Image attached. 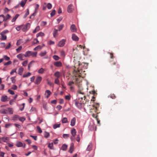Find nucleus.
<instances>
[{
  "label": "nucleus",
  "mask_w": 157,
  "mask_h": 157,
  "mask_svg": "<svg viewBox=\"0 0 157 157\" xmlns=\"http://www.w3.org/2000/svg\"><path fill=\"white\" fill-rule=\"evenodd\" d=\"M3 59H4V60L6 61H9L10 59V58L6 55H4L3 56Z\"/></svg>",
  "instance_id": "nucleus-34"
},
{
  "label": "nucleus",
  "mask_w": 157,
  "mask_h": 157,
  "mask_svg": "<svg viewBox=\"0 0 157 157\" xmlns=\"http://www.w3.org/2000/svg\"><path fill=\"white\" fill-rule=\"evenodd\" d=\"M11 17V16L9 14H7V15L5 17L4 16V18L5 19V22L7 21Z\"/></svg>",
  "instance_id": "nucleus-24"
},
{
  "label": "nucleus",
  "mask_w": 157,
  "mask_h": 157,
  "mask_svg": "<svg viewBox=\"0 0 157 157\" xmlns=\"http://www.w3.org/2000/svg\"><path fill=\"white\" fill-rule=\"evenodd\" d=\"M1 101L2 102H5L9 100L7 96L3 95L1 97Z\"/></svg>",
  "instance_id": "nucleus-11"
},
{
  "label": "nucleus",
  "mask_w": 157,
  "mask_h": 157,
  "mask_svg": "<svg viewBox=\"0 0 157 157\" xmlns=\"http://www.w3.org/2000/svg\"><path fill=\"white\" fill-rule=\"evenodd\" d=\"M75 104L76 106L78 109H81L82 108L83 101L81 100H79L77 99L74 101Z\"/></svg>",
  "instance_id": "nucleus-2"
},
{
  "label": "nucleus",
  "mask_w": 157,
  "mask_h": 157,
  "mask_svg": "<svg viewBox=\"0 0 157 157\" xmlns=\"http://www.w3.org/2000/svg\"><path fill=\"white\" fill-rule=\"evenodd\" d=\"M37 131L40 133L42 132V131L40 128L39 126H37L36 127Z\"/></svg>",
  "instance_id": "nucleus-45"
},
{
  "label": "nucleus",
  "mask_w": 157,
  "mask_h": 157,
  "mask_svg": "<svg viewBox=\"0 0 157 157\" xmlns=\"http://www.w3.org/2000/svg\"><path fill=\"white\" fill-rule=\"evenodd\" d=\"M8 91L11 94L13 95L14 94V92L10 89H9Z\"/></svg>",
  "instance_id": "nucleus-56"
},
{
  "label": "nucleus",
  "mask_w": 157,
  "mask_h": 157,
  "mask_svg": "<svg viewBox=\"0 0 157 157\" xmlns=\"http://www.w3.org/2000/svg\"><path fill=\"white\" fill-rule=\"evenodd\" d=\"M26 3V2L25 1H21L20 3V5L22 7H23L25 6Z\"/></svg>",
  "instance_id": "nucleus-43"
},
{
  "label": "nucleus",
  "mask_w": 157,
  "mask_h": 157,
  "mask_svg": "<svg viewBox=\"0 0 157 157\" xmlns=\"http://www.w3.org/2000/svg\"><path fill=\"white\" fill-rule=\"evenodd\" d=\"M5 19L4 18V15H0V24H1L3 21H4Z\"/></svg>",
  "instance_id": "nucleus-20"
},
{
  "label": "nucleus",
  "mask_w": 157,
  "mask_h": 157,
  "mask_svg": "<svg viewBox=\"0 0 157 157\" xmlns=\"http://www.w3.org/2000/svg\"><path fill=\"white\" fill-rule=\"evenodd\" d=\"M22 30L23 32L26 31L28 29L26 28V27H25L24 25H22Z\"/></svg>",
  "instance_id": "nucleus-44"
},
{
  "label": "nucleus",
  "mask_w": 157,
  "mask_h": 157,
  "mask_svg": "<svg viewBox=\"0 0 157 157\" xmlns=\"http://www.w3.org/2000/svg\"><path fill=\"white\" fill-rule=\"evenodd\" d=\"M70 29L72 32H76L77 31V29L74 24L71 25L70 27Z\"/></svg>",
  "instance_id": "nucleus-9"
},
{
  "label": "nucleus",
  "mask_w": 157,
  "mask_h": 157,
  "mask_svg": "<svg viewBox=\"0 0 157 157\" xmlns=\"http://www.w3.org/2000/svg\"><path fill=\"white\" fill-rule=\"evenodd\" d=\"M19 16L18 14H16L15 16L13 17V18L12 20L11 21L12 22H14L18 18Z\"/></svg>",
  "instance_id": "nucleus-29"
},
{
  "label": "nucleus",
  "mask_w": 157,
  "mask_h": 157,
  "mask_svg": "<svg viewBox=\"0 0 157 157\" xmlns=\"http://www.w3.org/2000/svg\"><path fill=\"white\" fill-rule=\"evenodd\" d=\"M19 116L17 115L14 116L12 118V120L13 121H16L18 119H19Z\"/></svg>",
  "instance_id": "nucleus-35"
},
{
  "label": "nucleus",
  "mask_w": 157,
  "mask_h": 157,
  "mask_svg": "<svg viewBox=\"0 0 157 157\" xmlns=\"http://www.w3.org/2000/svg\"><path fill=\"white\" fill-rule=\"evenodd\" d=\"M34 62V61H32L29 63L28 66V69L29 70H30V67L32 66V63Z\"/></svg>",
  "instance_id": "nucleus-42"
},
{
  "label": "nucleus",
  "mask_w": 157,
  "mask_h": 157,
  "mask_svg": "<svg viewBox=\"0 0 157 157\" xmlns=\"http://www.w3.org/2000/svg\"><path fill=\"white\" fill-rule=\"evenodd\" d=\"M45 71V70L42 68H40L38 71V73L39 74H42Z\"/></svg>",
  "instance_id": "nucleus-23"
},
{
  "label": "nucleus",
  "mask_w": 157,
  "mask_h": 157,
  "mask_svg": "<svg viewBox=\"0 0 157 157\" xmlns=\"http://www.w3.org/2000/svg\"><path fill=\"white\" fill-rule=\"evenodd\" d=\"M11 46V43H9L8 44V45L5 47V49H9L10 47Z\"/></svg>",
  "instance_id": "nucleus-64"
},
{
  "label": "nucleus",
  "mask_w": 157,
  "mask_h": 157,
  "mask_svg": "<svg viewBox=\"0 0 157 157\" xmlns=\"http://www.w3.org/2000/svg\"><path fill=\"white\" fill-rule=\"evenodd\" d=\"M21 39H19L17 41V42L16 45L17 46L20 45L21 43Z\"/></svg>",
  "instance_id": "nucleus-62"
},
{
  "label": "nucleus",
  "mask_w": 157,
  "mask_h": 157,
  "mask_svg": "<svg viewBox=\"0 0 157 157\" xmlns=\"http://www.w3.org/2000/svg\"><path fill=\"white\" fill-rule=\"evenodd\" d=\"M28 62V61L27 60H25L22 63L23 66H26Z\"/></svg>",
  "instance_id": "nucleus-61"
},
{
  "label": "nucleus",
  "mask_w": 157,
  "mask_h": 157,
  "mask_svg": "<svg viewBox=\"0 0 157 157\" xmlns=\"http://www.w3.org/2000/svg\"><path fill=\"white\" fill-rule=\"evenodd\" d=\"M71 38L73 40L76 41H78L79 40V38L74 33L72 34Z\"/></svg>",
  "instance_id": "nucleus-7"
},
{
  "label": "nucleus",
  "mask_w": 157,
  "mask_h": 157,
  "mask_svg": "<svg viewBox=\"0 0 157 157\" xmlns=\"http://www.w3.org/2000/svg\"><path fill=\"white\" fill-rule=\"evenodd\" d=\"M19 120L23 122L25 120V118L22 117H19Z\"/></svg>",
  "instance_id": "nucleus-49"
},
{
  "label": "nucleus",
  "mask_w": 157,
  "mask_h": 157,
  "mask_svg": "<svg viewBox=\"0 0 157 157\" xmlns=\"http://www.w3.org/2000/svg\"><path fill=\"white\" fill-rule=\"evenodd\" d=\"M1 139L2 140V141L4 142H7V141H8L9 140V139L8 137H2L1 138Z\"/></svg>",
  "instance_id": "nucleus-19"
},
{
  "label": "nucleus",
  "mask_w": 157,
  "mask_h": 157,
  "mask_svg": "<svg viewBox=\"0 0 157 157\" xmlns=\"http://www.w3.org/2000/svg\"><path fill=\"white\" fill-rule=\"evenodd\" d=\"M74 150V144L73 143H71V144L70 148L69 149V152L72 153L73 151Z\"/></svg>",
  "instance_id": "nucleus-12"
},
{
  "label": "nucleus",
  "mask_w": 157,
  "mask_h": 157,
  "mask_svg": "<svg viewBox=\"0 0 157 157\" xmlns=\"http://www.w3.org/2000/svg\"><path fill=\"white\" fill-rule=\"evenodd\" d=\"M24 70V68L22 67H20L18 70V74L20 75H22V73L23 72V71Z\"/></svg>",
  "instance_id": "nucleus-18"
},
{
  "label": "nucleus",
  "mask_w": 157,
  "mask_h": 157,
  "mask_svg": "<svg viewBox=\"0 0 157 157\" xmlns=\"http://www.w3.org/2000/svg\"><path fill=\"white\" fill-rule=\"evenodd\" d=\"M44 137L45 138H47L50 136V134H49V133L45 132H44Z\"/></svg>",
  "instance_id": "nucleus-41"
},
{
  "label": "nucleus",
  "mask_w": 157,
  "mask_h": 157,
  "mask_svg": "<svg viewBox=\"0 0 157 157\" xmlns=\"http://www.w3.org/2000/svg\"><path fill=\"white\" fill-rule=\"evenodd\" d=\"M109 96L113 99H115L116 98V96L114 94H111Z\"/></svg>",
  "instance_id": "nucleus-54"
},
{
  "label": "nucleus",
  "mask_w": 157,
  "mask_h": 157,
  "mask_svg": "<svg viewBox=\"0 0 157 157\" xmlns=\"http://www.w3.org/2000/svg\"><path fill=\"white\" fill-rule=\"evenodd\" d=\"M16 146L18 147H21L23 146V144L20 141H17L16 144Z\"/></svg>",
  "instance_id": "nucleus-21"
},
{
  "label": "nucleus",
  "mask_w": 157,
  "mask_h": 157,
  "mask_svg": "<svg viewBox=\"0 0 157 157\" xmlns=\"http://www.w3.org/2000/svg\"><path fill=\"white\" fill-rule=\"evenodd\" d=\"M8 111L10 114L13 113V109L11 108H7V111Z\"/></svg>",
  "instance_id": "nucleus-40"
},
{
  "label": "nucleus",
  "mask_w": 157,
  "mask_h": 157,
  "mask_svg": "<svg viewBox=\"0 0 157 157\" xmlns=\"http://www.w3.org/2000/svg\"><path fill=\"white\" fill-rule=\"evenodd\" d=\"M60 124H54L53 126V128L54 129H56L57 128H59L60 127Z\"/></svg>",
  "instance_id": "nucleus-37"
},
{
  "label": "nucleus",
  "mask_w": 157,
  "mask_h": 157,
  "mask_svg": "<svg viewBox=\"0 0 157 157\" xmlns=\"http://www.w3.org/2000/svg\"><path fill=\"white\" fill-rule=\"evenodd\" d=\"M39 6L38 4H36L35 5V10L34 12V13H36L37 12V10L39 9Z\"/></svg>",
  "instance_id": "nucleus-26"
},
{
  "label": "nucleus",
  "mask_w": 157,
  "mask_h": 157,
  "mask_svg": "<svg viewBox=\"0 0 157 157\" xmlns=\"http://www.w3.org/2000/svg\"><path fill=\"white\" fill-rule=\"evenodd\" d=\"M9 32V31L7 30H5L4 31H3L2 32L0 33V34H6L7 33H8Z\"/></svg>",
  "instance_id": "nucleus-52"
},
{
  "label": "nucleus",
  "mask_w": 157,
  "mask_h": 157,
  "mask_svg": "<svg viewBox=\"0 0 157 157\" xmlns=\"http://www.w3.org/2000/svg\"><path fill=\"white\" fill-rule=\"evenodd\" d=\"M60 54L62 56L64 57L65 56V52L63 50H62L60 51Z\"/></svg>",
  "instance_id": "nucleus-53"
},
{
  "label": "nucleus",
  "mask_w": 157,
  "mask_h": 157,
  "mask_svg": "<svg viewBox=\"0 0 157 157\" xmlns=\"http://www.w3.org/2000/svg\"><path fill=\"white\" fill-rule=\"evenodd\" d=\"M47 52L46 51H44V52H41L40 53L39 55L41 56H44L46 54Z\"/></svg>",
  "instance_id": "nucleus-47"
},
{
  "label": "nucleus",
  "mask_w": 157,
  "mask_h": 157,
  "mask_svg": "<svg viewBox=\"0 0 157 157\" xmlns=\"http://www.w3.org/2000/svg\"><path fill=\"white\" fill-rule=\"evenodd\" d=\"M67 145L65 144H63L61 147V149L63 151H66L67 149Z\"/></svg>",
  "instance_id": "nucleus-25"
},
{
  "label": "nucleus",
  "mask_w": 157,
  "mask_h": 157,
  "mask_svg": "<svg viewBox=\"0 0 157 157\" xmlns=\"http://www.w3.org/2000/svg\"><path fill=\"white\" fill-rule=\"evenodd\" d=\"M92 107L91 108L90 112L92 113L93 112H97V108L96 107L94 106H92Z\"/></svg>",
  "instance_id": "nucleus-13"
},
{
  "label": "nucleus",
  "mask_w": 157,
  "mask_h": 157,
  "mask_svg": "<svg viewBox=\"0 0 157 157\" xmlns=\"http://www.w3.org/2000/svg\"><path fill=\"white\" fill-rule=\"evenodd\" d=\"M73 5H70L68 6L67 7V11L69 13H71L73 11Z\"/></svg>",
  "instance_id": "nucleus-8"
},
{
  "label": "nucleus",
  "mask_w": 157,
  "mask_h": 157,
  "mask_svg": "<svg viewBox=\"0 0 157 157\" xmlns=\"http://www.w3.org/2000/svg\"><path fill=\"white\" fill-rule=\"evenodd\" d=\"M29 14V9H27V12L25 13L24 16V18H25L27 17V16Z\"/></svg>",
  "instance_id": "nucleus-50"
},
{
  "label": "nucleus",
  "mask_w": 157,
  "mask_h": 157,
  "mask_svg": "<svg viewBox=\"0 0 157 157\" xmlns=\"http://www.w3.org/2000/svg\"><path fill=\"white\" fill-rule=\"evenodd\" d=\"M76 119L75 117H73L71 121L70 125L72 126H74L75 124Z\"/></svg>",
  "instance_id": "nucleus-14"
},
{
  "label": "nucleus",
  "mask_w": 157,
  "mask_h": 157,
  "mask_svg": "<svg viewBox=\"0 0 157 157\" xmlns=\"http://www.w3.org/2000/svg\"><path fill=\"white\" fill-rule=\"evenodd\" d=\"M42 78L40 76H38L36 80L35 84L37 85L39 84L41 82Z\"/></svg>",
  "instance_id": "nucleus-10"
},
{
  "label": "nucleus",
  "mask_w": 157,
  "mask_h": 157,
  "mask_svg": "<svg viewBox=\"0 0 157 157\" xmlns=\"http://www.w3.org/2000/svg\"><path fill=\"white\" fill-rule=\"evenodd\" d=\"M92 148V145L91 144H90L88 146V147L87 148V150L88 151H90Z\"/></svg>",
  "instance_id": "nucleus-30"
},
{
  "label": "nucleus",
  "mask_w": 157,
  "mask_h": 157,
  "mask_svg": "<svg viewBox=\"0 0 157 157\" xmlns=\"http://www.w3.org/2000/svg\"><path fill=\"white\" fill-rule=\"evenodd\" d=\"M14 125L17 128L19 129H21V125L19 124H14Z\"/></svg>",
  "instance_id": "nucleus-60"
},
{
  "label": "nucleus",
  "mask_w": 157,
  "mask_h": 157,
  "mask_svg": "<svg viewBox=\"0 0 157 157\" xmlns=\"http://www.w3.org/2000/svg\"><path fill=\"white\" fill-rule=\"evenodd\" d=\"M51 94V91L48 90H47L45 91V95L46 96V98H48Z\"/></svg>",
  "instance_id": "nucleus-16"
},
{
  "label": "nucleus",
  "mask_w": 157,
  "mask_h": 157,
  "mask_svg": "<svg viewBox=\"0 0 157 157\" xmlns=\"http://www.w3.org/2000/svg\"><path fill=\"white\" fill-rule=\"evenodd\" d=\"M44 33H43L41 32H40L39 33H37L36 35V37H37L39 36H44Z\"/></svg>",
  "instance_id": "nucleus-39"
},
{
  "label": "nucleus",
  "mask_w": 157,
  "mask_h": 157,
  "mask_svg": "<svg viewBox=\"0 0 157 157\" xmlns=\"http://www.w3.org/2000/svg\"><path fill=\"white\" fill-rule=\"evenodd\" d=\"M47 6L48 9H50L52 8V5L51 4L48 3V4Z\"/></svg>",
  "instance_id": "nucleus-59"
},
{
  "label": "nucleus",
  "mask_w": 157,
  "mask_h": 157,
  "mask_svg": "<svg viewBox=\"0 0 157 157\" xmlns=\"http://www.w3.org/2000/svg\"><path fill=\"white\" fill-rule=\"evenodd\" d=\"M80 79V76L79 75H78V74H77L76 75H75V76L73 77V79L75 80V82L73 81H70L68 83V85L70 86V88L71 89H73V87L72 86L75 83V84H77L80 82L81 81Z\"/></svg>",
  "instance_id": "nucleus-1"
},
{
  "label": "nucleus",
  "mask_w": 157,
  "mask_h": 157,
  "mask_svg": "<svg viewBox=\"0 0 157 157\" xmlns=\"http://www.w3.org/2000/svg\"><path fill=\"white\" fill-rule=\"evenodd\" d=\"M31 75V73L30 72H28L26 74H24L23 76V78H25L30 76Z\"/></svg>",
  "instance_id": "nucleus-38"
},
{
  "label": "nucleus",
  "mask_w": 157,
  "mask_h": 157,
  "mask_svg": "<svg viewBox=\"0 0 157 157\" xmlns=\"http://www.w3.org/2000/svg\"><path fill=\"white\" fill-rule=\"evenodd\" d=\"M22 49V47L20 46L18 48L16 49V50L17 52H19Z\"/></svg>",
  "instance_id": "nucleus-63"
},
{
  "label": "nucleus",
  "mask_w": 157,
  "mask_h": 157,
  "mask_svg": "<svg viewBox=\"0 0 157 157\" xmlns=\"http://www.w3.org/2000/svg\"><path fill=\"white\" fill-rule=\"evenodd\" d=\"M69 135L68 134H64L63 135V137L64 138H67L69 137Z\"/></svg>",
  "instance_id": "nucleus-58"
},
{
  "label": "nucleus",
  "mask_w": 157,
  "mask_h": 157,
  "mask_svg": "<svg viewBox=\"0 0 157 157\" xmlns=\"http://www.w3.org/2000/svg\"><path fill=\"white\" fill-rule=\"evenodd\" d=\"M64 25L63 24H62L60 25H59L58 27V31H60L64 27Z\"/></svg>",
  "instance_id": "nucleus-46"
},
{
  "label": "nucleus",
  "mask_w": 157,
  "mask_h": 157,
  "mask_svg": "<svg viewBox=\"0 0 157 157\" xmlns=\"http://www.w3.org/2000/svg\"><path fill=\"white\" fill-rule=\"evenodd\" d=\"M54 65L56 67H60L62 66V63L60 61H57L54 63Z\"/></svg>",
  "instance_id": "nucleus-15"
},
{
  "label": "nucleus",
  "mask_w": 157,
  "mask_h": 157,
  "mask_svg": "<svg viewBox=\"0 0 157 157\" xmlns=\"http://www.w3.org/2000/svg\"><path fill=\"white\" fill-rule=\"evenodd\" d=\"M66 40L64 39H62L58 43V46L60 47H62L64 46Z\"/></svg>",
  "instance_id": "nucleus-6"
},
{
  "label": "nucleus",
  "mask_w": 157,
  "mask_h": 157,
  "mask_svg": "<svg viewBox=\"0 0 157 157\" xmlns=\"http://www.w3.org/2000/svg\"><path fill=\"white\" fill-rule=\"evenodd\" d=\"M53 58L56 60H58L59 58L56 55H54L53 56Z\"/></svg>",
  "instance_id": "nucleus-48"
},
{
  "label": "nucleus",
  "mask_w": 157,
  "mask_h": 157,
  "mask_svg": "<svg viewBox=\"0 0 157 157\" xmlns=\"http://www.w3.org/2000/svg\"><path fill=\"white\" fill-rule=\"evenodd\" d=\"M60 73L59 71L56 72L54 74V76L57 77V78H59L60 77Z\"/></svg>",
  "instance_id": "nucleus-22"
},
{
  "label": "nucleus",
  "mask_w": 157,
  "mask_h": 157,
  "mask_svg": "<svg viewBox=\"0 0 157 157\" xmlns=\"http://www.w3.org/2000/svg\"><path fill=\"white\" fill-rule=\"evenodd\" d=\"M1 39L2 40H5L6 39L7 36L6 35H5L2 34H1Z\"/></svg>",
  "instance_id": "nucleus-36"
},
{
  "label": "nucleus",
  "mask_w": 157,
  "mask_h": 157,
  "mask_svg": "<svg viewBox=\"0 0 157 157\" xmlns=\"http://www.w3.org/2000/svg\"><path fill=\"white\" fill-rule=\"evenodd\" d=\"M12 62L11 61H9L8 62H7L6 63H4V65L5 66H7L8 65H10L12 64Z\"/></svg>",
  "instance_id": "nucleus-33"
},
{
  "label": "nucleus",
  "mask_w": 157,
  "mask_h": 157,
  "mask_svg": "<svg viewBox=\"0 0 157 157\" xmlns=\"http://www.w3.org/2000/svg\"><path fill=\"white\" fill-rule=\"evenodd\" d=\"M22 25H20V26L17 27L16 28V29L17 31H19L20 30L22 29Z\"/></svg>",
  "instance_id": "nucleus-57"
},
{
  "label": "nucleus",
  "mask_w": 157,
  "mask_h": 157,
  "mask_svg": "<svg viewBox=\"0 0 157 157\" xmlns=\"http://www.w3.org/2000/svg\"><path fill=\"white\" fill-rule=\"evenodd\" d=\"M37 52H32L30 51H28L25 53V57H29L30 56L33 57L36 56L37 55Z\"/></svg>",
  "instance_id": "nucleus-4"
},
{
  "label": "nucleus",
  "mask_w": 157,
  "mask_h": 157,
  "mask_svg": "<svg viewBox=\"0 0 157 157\" xmlns=\"http://www.w3.org/2000/svg\"><path fill=\"white\" fill-rule=\"evenodd\" d=\"M55 83L58 85L59 84V78H57L55 79Z\"/></svg>",
  "instance_id": "nucleus-51"
},
{
  "label": "nucleus",
  "mask_w": 157,
  "mask_h": 157,
  "mask_svg": "<svg viewBox=\"0 0 157 157\" xmlns=\"http://www.w3.org/2000/svg\"><path fill=\"white\" fill-rule=\"evenodd\" d=\"M76 132H77L76 131L75 129L74 128H73L71 130V133L72 134V136L73 137H75L76 136Z\"/></svg>",
  "instance_id": "nucleus-17"
},
{
  "label": "nucleus",
  "mask_w": 157,
  "mask_h": 157,
  "mask_svg": "<svg viewBox=\"0 0 157 157\" xmlns=\"http://www.w3.org/2000/svg\"><path fill=\"white\" fill-rule=\"evenodd\" d=\"M39 42V41L37 39H35L33 41V44H37Z\"/></svg>",
  "instance_id": "nucleus-55"
},
{
  "label": "nucleus",
  "mask_w": 157,
  "mask_h": 157,
  "mask_svg": "<svg viewBox=\"0 0 157 157\" xmlns=\"http://www.w3.org/2000/svg\"><path fill=\"white\" fill-rule=\"evenodd\" d=\"M7 113V110L5 109H3L0 110V113L2 114H6Z\"/></svg>",
  "instance_id": "nucleus-28"
},
{
  "label": "nucleus",
  "mask_w": 157,
  "mask_h": 157,
  "mask_svg": "<svg viewBox=\"0 0 157 157\" xmlns=\"http://www.w3.org/2000/svg\"><path fill=\"white\" fill-rule=\"evenodd\" d=\"M62 122L63 123H66L68 122L67 118L66 117H63L62 120Z\"/></svg>",
  "instance_id": "nucleus-32"
},
{
  "label": "nucleus",
  "mask_w": 157,
  "mask_h": 157,
  "mask_svg": "<svg viewBox=\"0 0 157 157\" xmlns=\"http://www.w3.org/2000/svg\"><path fill=\"white\" fill-rule=\"evenodd\" d=\"M17 57L20 60H23L24 59L23 58L25 57V54H20L17 55Z\"/></svg>",
  "instance_id": "nucleus-5"
},
{
  "label": "nucleus",
  "mask_w": 157,
  "mask_h": 157,
  "mask_svg": "<svg viewBox=\"0 0 157 157\" xmlns=\"http://www.w3.org/2000/svg\"><path fill=\"white\" fill-rule=\"evenodd\" d=\"M77 96L79 100L82 101L83 99L84 98L85 100L86 98L85 96L84 95V93L83 92H82L81 90H79L78 91V93L77 94Z\"/></svg>",
  "instance_id": "nucleus-3"
},
{
  "label": "nucleus",
  "mask_w": 157,
  "mask_h": 157,
  "mask_svg": "<svg viewBox=\"0 0 157 157\" xmlns=\"http://www.w3.org/2000/svg\"><path fill=\"white\" fill-rule=\"evenodd\" d=\"M40 30V27L39 26H37L34 30L33 31V33H36L38 32Z\"/></svg>",
  "instance_id": "nucleus-27"
},
{
  "label": "nucleus",
  "mask_w": 157,
  "mask_h": 157,
  "mask_svg": "<svg viewBox=\"0 0 157 157\" xmlns=\"http://www.w3.org/2000/svg\"><path fill=\"white\" fill-rule=\"evenodd\" d=\"M58 31V30H57L55 29H54V32H53V35L54 37H56V35H57Z\"/></svg>",
  "instance_id": "nucleus-31"
}]
</instances>
